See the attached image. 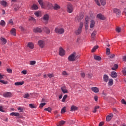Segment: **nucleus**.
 <instances>
[{"label":"nucleus","mask_w":126,"mask_h":126,"mask_svg":"<svg viewBox=\"0 0 126 126\" xmlns=\"http://www.w3.org/2000/svg\"><path fill=\"white\" fill-rule=\"evenodd\" d=\"M88 75V78L90 79H91L92 77V76H93V74H92L91 73H89Z\"/></svg>","instance_id":"6e6d98bb"},{"label":"nucleus","mask_w":126,"mask_h":126,"mask_svg":"<svg viewBox=\"0 0 126 126\" xmlns=\"http://www.w3.org/2000/svg\"><path fill=\"white\" fill-rule=\"evenodd\" d=\"M30 96V95H29V94H24V98H28Z\"/></svg>","instance_id":"8fccbe9b"},{"label":"nucleus","mask_w":126,"mask_h":126,"mask_svg":"<svg viewBox=\"0 0 126 126\" xmlns=\"http://www.w3.org/2000/svg\"><path fill=\"white\" fill-rule=\"evenodd\" d=\"M114 117V115L112 113H111L110 115L106 116V122H110V121L111 120L112 118Z\"/></svg>","instance_id":"2eb2a0df"},{"label":"nucleus","mask_w":126,"mask_h":126,"mask_svg":"<svg viewBox=\"0 0 126 126\" xmlns=\"http://www.w3.org/2000/svg\"><path fill=\"white\" fill-rule=\"evenodd\" d=\"M94 1L95 2V3H96V4H97L98 6H100V2H99V1H98V0H94Z\"/></svg>","instance_id":"4d7b16f0"},{"label":"nucleus","mask_w":126,"mask_h":126,"mask_svg":"<svg viewBox=\"0 0 126 126\" xmlns=\"http://www.w3.org/2000/svg\"><path fill=\"white\" fill-rule=\"evenodd\" d=\"M38 46L40 47V48H44L45 47V41L44 40H39L38 42Z\"/></svg>","instance_id":"423d86ee"},{"label":"nucleus","mask_w":126,"mask_h":126,"mask_svg":"<svg viewBox=\"0 0 126 126\" xmlns=\"http://www.w3.org/2000/svg\"><path fill=\"white\" fill-rule=\"evenodd\" d=\"M61 91H62L63 93V94L68 93V91H67V90H66V86H65L61 87Z\"/></svg>","instance_id":"9b49d317"},{"label":"nucleus","mask_w":126,"mask_h":126,"mask_svg":"<svg viewBox=\"0 0 126 126\" xmlns=\"http://www.w3.org/2000/svg\"><path fill=\"white\" fill-rule=\"evenodd\" d=\"M117 68H118V65L117 64H114L113 65V67H112V70H116Z\"/></svg>","instance_id":"72a5a7b5"},{"label":"nucleus","mask_w":126,"mask_h":126,"mask_svg":"<svg viewBox=\"0 0 126 126\" xmlns=\"http://www.w3.org/2000/svg\"><path fill=\"white\" fill-rule=\"evenodd\" d=\"M39 4L41 6V7L44 8V5L42 0H38Z\"/></svg>","instance_id":"c9c22d12"},{"label":"nucleus","mask_w":126,"mask_h":126,"mask_svg":"<svg viewBox=\"0 0 126 126\" xmlns=\"http://www.w3.org/2000/svg\"><path fill=\"white\" fill-rule=\"evenodd\" d=\"M65 55V51L62 47L59 48V55L61 56H63Z\"/></svg>","instance_id":"0eeeda50"},{"label":"nucleus","mask_w":126,"mask_h":126,"mask_svg":"<svg viewBox=\"0 0 126 126\" xmlns=\"http://www.w3.org/2000/svg\"><path fill=\"white\" fill-rule=\"evenodd\" d=\"M0 83H1L3 84H7V82L3 80H0Z\"/></svg>","instance_id":"5fc2aeb1"},{"label":"nucleus","mask_w":126,"mask_h":126,"mask_svg":"<svg viewBox=\"0 0 126 126\" xmlns=\"http://www.w3.org/2000/svg\"><path fill=\"white\" fill-rule=\"evenodd\" d=\"M44 111H47V112H49V113H51V107H48L47 108H45V109H44Z\"/></svg>","instance_id":"37998d69"},{"label":"nucleus","mask_w":126,"mask_h":126,"mask_svg":"<svg viewBox=\"0 0 126 126\" xmlns=\"http://www.w3.org/2000/svg\"><path fill=\"white\" fill-rule=\"evenodd\" d=\"M7 72H8L9 73H12V70L10 69V68H8L7 69Z\"/></svg>","instance_id":"bf43d9fd"},{"label":"nucleus","mask_w":126,"mask_h":126,"mask_svg":"<svg viewBox=\"0 0 126 126\" xmlns=\"http://www.w3.org/2000/svg\"><path fill=\"white\" fill-rule=\"evenodd\" d=\"M97 48H98V46H94V48H93L92 50V53L96 51V50L97 49Z\"/></svg>","instance_id":"ea45409f"},{"label":"nucleus","mask_w":126,"mask_h":126,"mask_svg":"<svg viewBox=\"0 0 126 126\" xmlns=\"http://www.w3.org/2000/svg\"><path fill=\"white\" fill-rule=\"evenodd\" d=\"M96 17L100 20H104L105 19V17L101 13L98 14Z\"/></svg>","instance_id":"4468645a"},{"label":"nucleus","mask_w":126,"mask_h":126,"mask_svg":"<svg viewBox=\"0 0 126 126\" xmlns=\"http://www.w3.org/2000/svg\"><path fill=\"white\" fill-rule=\"evenodd\" d=\"M114 84V80L110 79L109 82L108 83V85L111 86Z\"/></svg>","instance_id":"f704fd0d"},{"label":"nucleus","mask_w":126,"mask_h":126,"mask_svg":"<svg viewBox=\"0 0 126 126\" xmlns=\"http://www.w3.org/2000/svg\"><path fill=\"white\" fill-rule=\"evenodd\" d=\"M90 23H91V25L90 26V28H91V29H92L94 27L95 22L94 20H91V21H90Z\"/></svg>","instance_id":"a211bd4d"},{"label":"nucleus","mask_w":126,"mask_h":126,"mask_svg":"<svg viewBox=\"0 0 126 126\" xmlns=\"http://www.w3.org/2000/svg\"><path fill=\"white\" fill-rule=\"evenodd\" d=\"M49 20V15L48 14H45L44 16H43V20L45 21H48Z\"/></svg>","instance_id":"c756f323"},{"label":"nucleus","mask_w":126,"mask_h":126,"mask_svg":"<svg viewBox=\"0 0 126 126\" xmlns=\"http://www.w3.org/2000/svg\"><path fill=\"white\" fill-rule=\"evenodd\" d=\"M73 5L70 3H68L67 6V11L68 13H72L73 12Z\"/></svg>","instance_id":"20e7f679"},{"label":"nucleus","mask_w":126,"mask_h":126,"mask_svg":"<svg viewBox=\"0 0 126 126\" xmlns=\"http://www.w3.org/2000/svg\"><path fill=\"white\" fill-rule=\"evenodd\" d=\"M109 77L107 76V75H103V81L105 82V83H107L108 82Z\"/></svg>","instance_id":"aec40b11"},{"label":"nucleus","mask_w":126,"mask_h":126,"mask_svg":"<svg viewBox=\"0 0 126 126\" xmlns=\"http://www.w3.org/2000/svg\"><path fill=\"white\" fill-rule=\"evenodd\" d=\"M33 32L35 33H41L42 32V29L40 28L36 27L33 29Z\"/></svg>","instance_id":"f8f14e48"},{"label":"nucleus","mask_w":126,"mask_h":126,"mask_svg":"<svg viewBox=\"0 0 126 126\" xmlns=\"http://www.w3.org/2000/svg\"><path fill=\"white\" fill-rule=\"evenodd\" d=\"M96 31H94L93 32L92 34H91V38H92L93 40H94L95 39V36L96 35Z\"/></svg>","instance_id":"bb28decb"},{"label":"nucleus","mask_w":126,"mask_h":126,"mask_svg":"<svg viewBox=\"0 0 126 126\" xmlns=\"http://www.w3.org/2000/svg\"><path fill=\"white\" fill-rule=\"evenodd\" d=\"M46 6H47V9H51L53 8V5H52V4L49 2H47L46 3Z\"/></svg>","instance_id":"9d476101"},{"label":"nucleus","mask_w":126,"mask_h":126,"mask_svg":"<svg viewBox=\"0 0 126 126\" xmlns=\"http://www.w3.org/2000/svg\"><path fill=\"white\" fill-rule=\"evenodd\" d=\"M77 57H78V56L77 55V53H76L75 52H74L73 54H70L69 57H68V60L69 62H73L75 61Z\"/></svg>","instance_id":"f257e3e1"},{"label":"nucleus","mask_w":126,"mask_h":126,"mask_svg":"<svg viewBox=\"0 0 126 126\" xmlns=\"http://www.w3.org/2000/svg\"><path fill=\"white\" fill-rule=\"evenodd\" d=\"M62 74H63V75H64V76H66V75H68L67 74V73H66V72L65 71H63Z\"/></svg>","instance_id":"13d9d810"},{"label":"nucleus","mask_w":126,"mask_h":126,"mask_svg":"<svg viewBox=\"0 0 126 126\" xmlns=\"http://www.w3.org/2000/svg\"><path fill=\"white\" fill-rule=\"evenodd\" d=\"M109 59H114L115 57V55L114 54H110V56H108Z\"/></svg>","instance_id":"49530a36"},{"label":"nucleus","mask_w":126,"mask_h":126,"mask_svg":"<svg viewBox=\"0 0 126 126\" xmlns=\"http://www.w3.org/2000/svg\"><path fill=\"white\" fill-rule=\"evenodd\" d=\"M27 46L29 47V48L31 49H33L34 48V45H33V43H32V42L28 43V45Z\"/></svg>","instance_id":"412c9836"},{"label":"nucleus","mask_w":126,"mask_h":126,"mask_svg":"<svg viewBox=\"0 0 126 126\" xmlns=\"http://www.w3.org/2000/svg\"><path fill=\"white\" fill-rule=\"evenodd\" d=\"M101 4L102 6H104L106 4V0H100Z\"/></svg>","instance_id":"4c0bfd02"},{"label":"nucleus","mask_w":126,"mask_h":126,"mask_svg":"<svg viewBox=\"0 0 126 126\" xmlns=\"http://www.w3.org/2000/svg\"><path fill=\"white\" fill-rule=\"evenodd\" d=\"M84 18V16L83 15L80 14V15L77 16L75 18V20L76 21L80 22L82 19Z\"/></svg>","instance_id":"6e6552de"},{"label":"nucleus","mask_w":126,"mask_h":126,"mask_svg":"<svg viewBox=\"0 0 126 126\" xmlns=\"http://www.w3.org/2000/svg\"><path fill=\"white\" fill-rule=\"evenodd\" d=\"M66 112V107H63L62 109H61V114H63Z\"/></svg>","instance_id":"58836bf2"},{"label":"nucleus","mask_w":126,"mask_h":126,"mask_svg":"<svg viewBox=\"0 0 126 126\" xmlns=\"http://www.w3.org/2000/svg\"><path fill=\"white\" fill-rule=\"evenodd\" d=\"M65 122L64 121H61L57 124V126H63L65 124Z\"/></svg>","instance_id":"f3484780"},{"label":"nucleus","mask_w":126,"mask_h":126,"mask_svg":"<svg viewBox=\"0 0 126 126\" xmlns=\"http://www.w3.org/2000/svg\"><path fill=\"white\" fill-rule=\"evenodd\" d=\"M43 31H45V32L46 34H48L50 33L51 31H50V29H49L47 27H44L43 28Z\"/></svg>","instance_id":"5701e85b"},{"label":"nucleus","mask_w":126,"mask_h":126,"mask_svg":"<svg viewBox=\"0 0 126 126\" xmlns=\"http://www.w3.org/2000/svg\"><path fill=\"white\" fill-rule=\"evenodd\" d=\"M47 76L49 77V78H51L53 77V75L51 74H48V75H47Z\"/></svg>","instance_id":"69168bd1"},{"label":"nucleus","mask_w":126,"mask_h":126,"mask_svg":"<svg viewBox=\"0 0 126 126\" xmlns=\"http://www.w3.org/2000/svg\"><path fill=\"white\" fill-rule=\"evenodd\" d=\"M94 100H95V101H97L98 100V97L96 95L94 96Z\"/></svg>","instance_id":"e2e57ef3"},{"label":"nucleus","mask_w":126,"mask_h":126,"mask_svg":"<svg viewBox=\"0 0 126 126\" xmlns=\"http://www.w3.org/2000/svg\"><path fill=\"white\" fill-rule=\"evenodd\" d=\"M0 40H1L2 44L3 45H5L7 43V40L3 37H0Z\"/></svg>","instance_id":"393cba45"},{"label":"nucleus","mask_w":126,"mask_h":126,"mask_svg":"<svg viewBox=\"0 0 126 126\" xmlns=\"http://www.w3.org/2000/svg\"><path fill=\"white\" fill-rule=\"evenodd\" d=\"M10 115L11 116L19 117L20 114L18 112H12L10 113Z\"/></svg>","instance_id":"4be33fe9"},{"label":"nucleus","mask_w":126,"mask_h":126,"mask_svg":"<svg viewBox=\"0 0 126 126\" xmlns=\"http://www.w3.org/2000/svg\"><path fill=\"white\" fill-rule=\"evenodd\" d=\"M30 108H36V107L34 106V104H33L32 103L29 104Z\"/></svg>","instance_id":"c03bdc74"},{"label":"nucleus","mask_w":126,"mask_h":126,"mask_svg":"<svg viewBox=\"0 0 126 126\" xmlns=\"http://www.w3.org/2000/svg\"><path fill=\"white\" fill-rule=\"evenodd\" d=\"M0 25L3 27L5 26V22L3 20H1L0 22Z\"/></svg>","instance_id":"e433bc0d"},{"label":"nucleus","mask_w":126,"mask_h":126,"mask_svg":"<svg viewBox=\"0 0 126 126\" xmlns=\"http://www.w3.org/2000/svg\"><path fill=\"white\" fill-rule=\"evenodd\" d=\"M67 97V95H64L63 97L62 102H64Z\"/></svg>","instance_id":"a19ab883"},{"label":"nucleus","mask_w":126,"mask_h":126,"mask_svg":"<svg viewBox=\"0 0 126 126\" xmlns=\"http://www.w3.org/2000/svg\"><path fill=\"white\" fill-rule=\"evenodd\" d=\"M113 13H115L117 15V17H120L121 15V10L118 8H113Z\"/></svg>","instance_id":"7ed1b4c3"},{"label":"nucleus","mask_w":126,"mask_h":126,"mask_svg":"<svg viewBox=\"0 0 126 126\" xmlns=\"http://www.w3.org/2000/svg\"><path fill=\"white\" fill-rule=\"evenodd\" d=\"M40 12L36 11V12H34V15L36 17H39V16H40Z\"/></svg>","instance_id":"de8ad7c7"},{"label":"nucleus","mask_w":126,"mask_h":126,"mask_svg":"<svg viewBox=\"0 0 126 126\" xmlns=\"http://www.w3.org/2000/svg\"><path fill=\"white\" fill-rule=\"evenodd\" d=\"M24 83V82L23 81L17 82L14 84V85H15L16 86H21V85H23Z\"/></svg>","instance_id":"a878e982"},{"label":"nucleus","mask_w":126,"mask_h":126,"mask_svg":"<svg viewBox=\"0 0 126 126\" xmlns=\"http://www.w3.org/2000/svg\"><path fill=\"white\" fill-rule=\"evenodd\" d=\"M94 59H95L96 61H100L101 60V58L100 56H94Z\"/></svg>","instance_id":"473e14b6"},{"label":"nucleus","mask_w":126,"mask_h":126,"mask_svg":"<svg viewBox=\"0 0 126 126\" xmlns=\"http://www.w3.org/2000/svg\"><path fill=\"white\" fill-rule=\"evenodd\" d=\"M8 24L10 25H14V22H13L12 19H10V20H9Z\"/></svg>","instance_id":"603ef678"},{"label":"nucleus","mask_w":126,"mask_h":126,"mask_svg":"<svg viewBox=\"0 0 126 126\" xmlns=\"http://www.w3.org/2000/svg\"><path fill=\"white\" fill-rule=\"evenodd\" d=\"M122 73L124 76L126 75V68H124V69H123Z\"/></svg>","instance_id":"09e8293b"},{"label":"nucleus","mask_w":126,"mask_h":126,"mask_svg":"<svg viewBox=\"0 0 126 126\" xmlns=\"http://www.w3.org/2000/svg\"><path fill=\"white\" fill-rule=\"evenodd\" d=\"M110 54V50L108 48H106V55H109Z\"/></svg>","instance_id":"79ce46f5"},{"label":"nucleus","mask_w":126,"mask_h":126,"mask_svg":"<svg viewBox=\"0 0 126 126\" xmlns=\"http://www.w3.org/2000/svg\"><path fill=\"white\" fill-rule=\"evenodd\" d=\"M111 77L113 78H117V74L115 71L111 72Z\"/></svg>","instance_id":"b1692460"},{"label":"nucleus","mask_w":126,"mask_h":126,"mask_svg":"<svg viewBox=\"0 0 126 126\" xmlns=\"http://www.w3.org/2000/svg\"><path fill=\"white\" fill-rule=\"evenodd\" d=\"M91 91L95 93H98V92H99V89L95 87L91 88Z\"/></svg>","instance_id":"dca6fc26"},{"label":"nucleus","mask_w":126,"mask_h":126,"mask_svg":"<svg viewBox=\"0 0 126 126\" xmlns=\"http://www.w3.org/2000/svg\"><path fill=\"white\" fill-rule=\"evenodd\" d=\"M29 20L34 21L35 19L34 18L31 17V18H29Z\"/></svg>","instance_id":"338daca9"},{"label":"nucleus","mask_w":126,"mask_h":126,"mask_svg":"<svg viewBox=\"0 0 126 126\" xmlns=\"http://www.w3.org/2000/svg\"><path fill=\"white\" fill-rule=\"evenodd\" d=\"M10 33L14 36H16V30L15 29H12L10 31Z\"/></svg>","instance_id":"7c9ffc66"},{"label":"nucleus","mask_w":126,"mask_h":126,"mask_svg":"<svg viewBox=\"0 0 126 126\" xmlns=\"http://www.w3.org/2000/svg\"><path fill=\"white\" fill-rule=\"evenodd\" d=\"M77 110V107H76L74 105H72L71 108H70V111L73 112V111H75Z\"/></svg>","instance_id":"c85d7f7f"},{"label":"nucleus","mask_w":126,"mask_h":126,"mask_svg":"<svg viewBox=\"0 0 126 126\" xmlns=\"http://www.w3.org/2000/svg\"><path fill=\"white\" fill-rule=\"evenodd\" d=\"M52 8H53L54 10H58L61 9V6L57 3H55L53 5Z\"/></svg>","instance_id":"1a4fd4ad"},{"label":"nucleus","mask_w":126,"mask_h":126,"mask_svg":"<svg viewBox=\"0 0 126 126\" xmlns=\"http://www.w3.org/2000/svg\"><path fill=\"white\" fill-rule=\"evenodd\" d=\"M121 103H122L123 104L126 105V102L124 99L121 100Z\"/></svg>","instance_id":"052dcab7"},{"label":"nucleus","mask_w":126,"mask_h":126,"mask_svg":"<svg viewBox=\"0 0 126 126\" xmlns=\"http://www.w3.org/2000/svg\"><path fill=\"white\" fill-rule=\"evenodd\" d=\"M81 77L84 78L85 77V74L84 73H81Z\"/></svg>","instance_id":"774afa93"},{"label":"nucleus","mask_w":126,"mask_h":126,"mask_svg":"<svg viewBox=\"0 0 126 126\" xmlns=\"http://www.w3.org/2000/svg\"><path fill=\"white\" fill-rule=\"evenodd\" d=\"M21 74H23L24 75H26L27 74V71L26 70H23L21 71Z\"/></svg>","instance_id":"680f3d73"},{"label":"nucleus","mask_w":126,"mask_h":126,"mask_svg":"<svg viewBox=\"0 0 126 126\" xmlns=\"http://www.w3.org/2000/svg\"><path fill=\"white\" fill-rule=\"evenodd\" d=\"M3 96L4 97H10L11 96V93L10 92H5L3 94Z\"/></svg>","instance_id":"ddd939ff"},{"label":"nucleus","mask_w":126,"mask_h":126,"mask_svg":"<svg viewBox=\"0 0 126 126\" xmlns=\"http://www.w3.org/2000/svg\"><path fill=\"white\" fill-rule=\"evenodd\" d=\"M0 111L4 113V111L3 110V107L2 106H0Z\"/></svg>","instance_id":"0e129e2a"},{"label":"nucleus","mask_w":126,"mask_h":126,"mask_svg":"<svg viewBox=\"0 0 126 126\" xmlns=\"http://www.w3.org/2000/svg\"><path fill=\"white\" fill-rule=\"evenodd\" d=\"M83 23H80V27H79L78 30H77L76 31H75V33L76 35H79L80 33H81V32L83 28Z\"/></svg>","instance_id":"f03ea898"},{"label":"nucleus","mask_w":126,"mask_h":126,"mask_svg":"<svg viewBox=\"0 0 126 126\" xmlns=\"http://www.w3.org/2000/svg\"><path fill=\"white\" fill-rule=\"evenodd\" d=\"M56 33L63 34L64 32V30L63 28H55Z\"/></svg>","instance_id":"39448f33"},{"label":"nucleus","mask_w":126,"mask_h":126,"mask_svg":"<svg viewBox=\"0 0 126 126\" xmlns=\"http://www.w3.org/2000/svg\"><path fill=\"white\" fill-rule=\"evenodd\" d=\"M45 105H46V103H40V108L41 109L42 108L44 107V106Z\"/></svg>","instance_id":"3c124183"},{"label":"nucleus","mask_w":126,"mask_h":126,"mask_svg":"<svg viewBox=\"0 0 126 126\" xmlns=\"http://www.w3.org/2000/svg\"><path fill=\"white\" fill-rule=\"evenodd\" d=\"M89 20L90 19L88 17H86L85 18V27H87V25L89 22Z\"/></svg>","instance_id":"cd10ccee"},{"label":"nucleus","mask_w":126,"mask_h":126,"mask_svg":"<svg viewBox=\"0 0 126 126\" xmlns=\"http://www.w3.org/2000/svg\"><path fill=\"white\" fill-rule=\"evenodd\" d=\"M116 30L117 32H120L121 31V28L120 27H117Z\"/></svg>","instance_id":"864d4df0"},{"label":"nucleus","mask_w":126,"mask_h":126,"mask_svg":"<svg viewBox=\"0 0 126 126\" xmlns=\"http://www.w3.org/2000/svg\"><path fill=\"white\" fill-rule=\"evenodd\" d=\"M0 4L3 7H6L7 5V2L4 0H1L0 1Z\"/></svg>","instance_id":"6ab92c4d"},{"label":"nucleus","mask_w":126,"mask_h":126,"mask_svg":"<svg viewBox=\"0 0 126 126\" xmlns=\"http://www.w3.org/2000/svg\"><path fill=\"white\" fill-rule=\"evenodd\" d=\"M31 8L32 9V10H37V9H38V7H37V5L36 4H32V6L31 7Z\"/></svg>","instance_id":"2f4dec72"},{"label":"nucleus","mask_w":126,"mask_h":126,"mask_svg":"<svg viewBox=\"0 0 126 126\" xmlns=\"http://www.w3.org/2000/svg\"><path fill=\"white\" fill-rule=\"evenodd\" d=\"M36 64V62L35 61H31L30 62V65H34Z\"/></svg>","instance_id":"a18cd8bd"}]
</instances>
